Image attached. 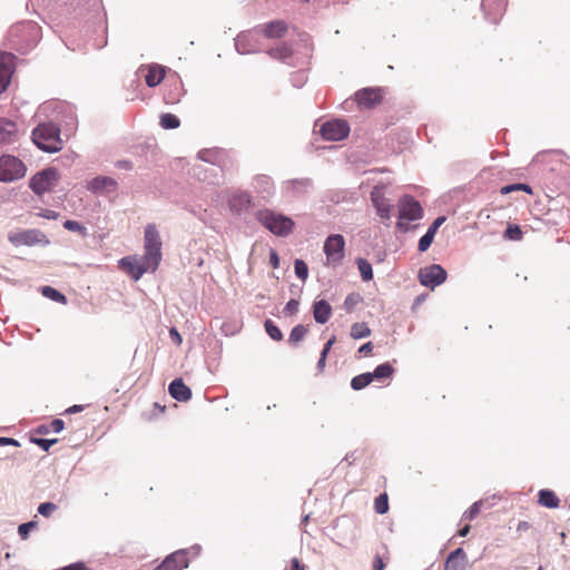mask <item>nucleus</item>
<instances>
[{"instance_id": "obj_25", "label": "nucleus", "mask_w": 570, "mask_h": 570, "mask_svg": "<svg viewBox=\"0 0 570 570\" xmlns=\"http://www.w3.org/2000/svg\"><path fill=\"white\" fill-rule=\"evenodd\" d=\"M65 423L60 419H55L48 424H41L37 429H35L33 433L39 435H45L50 432L59 433L62 431Z\"/></svg>"}, {"instance_id": "obj_50", "label": "nucleus", "mask_w": 570, "mask_h": 570, "mask_svg": "<svg viewBox=\"0 0 570 570\" xmlns=\"http://www.w3.org/2000/svg\"><path fill=\"white\" fill-rule=\"evenodd\" d=\"M285 311L289 314H295L298 311V302L296 299H289L285 306Z\"/></svg>"}, {"instance_id": "obj_55", "label": "nucleus", "mask_w": 570, "mask_h": 570, "mask_svg": "<svg viewBox=\"0 0 570 570\" xmlns=\"http://www.w3.org/2000/svg\"><path fill=\"white\" fill-rule=\"evenodd\" d=\"M335 342H336V336H334V335H333V336L327 341V343L325 344V346H324V348H323V351H322V354L327 355V354H328V352L331 351L332 346L335 344Z\"/></svg>"}, {"instance_id": "obj_60", "label": "nucleus", "mask_w": 570, "mask_h": 570, "mask_svg": "<svg viewBox=\"0 0 570 570\" xmlns=\"http://www.w3.org/2000/svg\"><path fill=\"white\" fill-rule=\"evenodd\" d=\"M326 356L327 355L321 353V357H320L318 363H317V367L321 371L325 367Z\"/></svg>"}, {"instance_id": "obj_38", "label": "nucleus", "mask_w": 570, "mask_h": 570, "mask_svg": "<svg viewBox=\"0 0 570 570\" xmlns=\"http://www.w3.org/2000/svg\"><path fill=\"white\" fill-rule=\"evenodd\" d=\"M294 269H295V274L296 276L302 279V281H305L308 276V267L306 265V263L302 259H296L295 261V264H294Z\"/></svg>"}, {"instance_id": "obj_8", "label": "nucleus", "mask_w": 570, "mask_h": 570, "mask_svg": "<svg viewBox=\"0 0 570 570\" xmlns=\"http://www.w3.org/2000/svg\"><path fill=\"white\" fill-rule=\"evenodd\" d=\"M371 202L377 216L385 223L389 222L393 213V204L384 195L383 186H375L371 191Z\"/></svg>"}, {"instance_id": "obj_15", "label": "nucleus", "mask_w": 570, "mask_h": 570, "mask_svg": "<svg viewBox=\"0 0 570 570\" xmlns=\"http://www.w3.org/2000/svg\"><path fill=\"white\" fill-rule=\"evenodd\" d=\"M117 181L107 176H98L88 181L87 188L95 194L112 193L117 189Z\"/></svg>"}, {"instance_id": "obj_33", "label": "nucleus", "mask_w": 570, "mask_h": 570, "mask_svg": "<svg viewBox=\"0 0 570 570\" xmlns=\"http://www.w3.org/2000/svg\"><path fill=\"white\" fill-rule=\"evenodd\" d=\"M374 510L379 514H384L389 511V495L382 493L374 500Z\"/></svg>"}, {"instance_id": "obj_14", "label": "nucleus", "mask_w": 570, "mask_h": 570, "mask_svg": "<svg viewBox=\"0 0 570 570\" xmlns=\"http://www.w3.org/2000/svg\"><path fill=\"white\" fill-rule=\"evenodd\" d=\"M140 72L144 73L146 85L148 87L158 86L165 78L166 69L164 66L151 63L142 66Z\"/></svg>"}, {"instance_id": "obj_30", "label": "nucleus", "mask_w": 570, "mask_h": 570, "mask_svg": "<svg viewBox=\"0 0 570 570\" xmlns=\"http://www.w3.org/2000/svg\"><path fill=\"white\" fill-rule=\"evenodd\" d=\"M41 293L45 297L50 298L55 302L66 304L67 299L63 294L51 286H43Z\"/></svg>"}, {"instance_id": "obj_41", "label": "nucleus", "mask_w": 570, "mask_h": 570, "mask_svg": "<svg viewBox=\"0 0 570 570\" xmlns=\"http://www.w3.org/2000/svg\"><path fill=\"white\" fill-rule=\"evenodd\" d=\"M434 239V235L432 232H426L425 235H423L419 240V250L425 252L431 246L432 242Z\"/></svg>"}, {"instance_id": "obj_64", "label": "nucleus", "mask_w": 570, "mask_h": 570, "mask_svg": "<svg viewBox=\"0 0 570 570\" xmlns=\"http://www.w3.org/2000/svg\"><path fill=\"white\" fill-rule=\"evenodd\" d=\"M538 570H543L542 567H540Z\"/></svg>"}, {"instance_id": "obj_46", "label": "nucleus", "mask_w": 570, "mask_h": 570, "mask_svg": "<svg viewBox=\"0 0 570 570\" xmlns=\"http://www.w3.org/2000/svg\"><path fill=\"white\" fill-rule=\"evenodd\" d=\"M481 502H474L469 510L464 513V517L469 520H473L480 512Z\"/></svg>"}, {"instance_id": "obj_28", "label": "nucleus", "mask_w": 570, "mask_h": 570, "mask_svg": "<svg viewBox=\"0 0 570 570\" xmlns=\"http://www.w3.org/2000/svg\"><path fill=\"white\" fill-rule=\"evenodd\" d=\"M394 373V368L389 363H383L379 365L371 375H373V380L376 379L379 381H383L385 379L391 377Z\"/></svg>"}, {"instance_id": "obj_56", "label": "nucleus", "mask_w": 570, "mask_h": 570, "mask_svg": "<svg viewBox=\"0 0 570 570\" xmlns=\"http://www.w3.org/2000/svg\"><path fill=\"white\" fill-rule=\"evenodd\" d=\"M289 570H305V566L301 564L297 558L291 560V569Z\"/></svg>"}, {"instance_id": "obj_27", "label": "nucleus", "mask_w": 570, "mask_h": 570, "mask_svg": "<svg viewBox=\"0 0 570 570\" xmlns=\"http://www.w3.org/2000/svg\"><path fill=\"white\" fill-rule=\"evenodd\" d=\"M373 382V375L371 373H363L356 375L351 381V386L353 390L358 391L366 387L368 384Z\"/></svg>"}, {"instance_id": "obj_2", "label": "nucleus", "mask_w": 570, "mask_h": 570, "mask_svg": "<svg viewBox=\"0 0 570 570\" xmlns=\"http://www.w3.org/2000/svg\"><path fill=\"white\" fill-rule=\"evenodd\" d=\"M32 140L39 149L46 153H57L63 147L60 128L52 122L38 125L32 131Z\"/></svg>"}, {"instance_id": "obj_6", "label": "nucleus", "mask_w": 570, "mask_h": 570, "mask_svg": "<svg viewBox=\"0 0 570 570\" xmlns=\"http://www.w3.org/2000/svg\"><path fill=\"white\" fill-rule=\"evenodd\" d=\"M326 266L337 267L342 264L345 252V239L340 234L330 235L324 243Z\"/></svg>"}, {"instance_id": "obj_10", "label": "nucleus", "mask_w": 570, "mask_h": 570, "mask_svg": "<svg viewBox=\"0 0 570 570\" xmlns=\"http://www.w3.org/2000/svg\"><path fill=\"white\" fill-rule=\"evenodd\" d=\"M417 277L423 286L434 289L445 282L446 272L441 265L433 264L421 268Z\"/></svg>"}, {"instance_id": "obj_48", "label": "nucleus", "mask_w": 570, "mask_h": 570, "mask_svg": "<svg viewBox=\"0 0 570 570\" xmlns=\"http://www.w3.org/2000/svg\"><path fill=\"white\" fill-rule=\"evenodd\" d=\"M38 216L46 218V219H57L59 217V214L55 210L50 209H41L40 213H38Z\"/></svg>"}, {"instance_id": "obj_37", "label": "nucleus", "mask_w": 570, "mask_h": 570, "mask_svg": "<svg viewBox=\"0 0 570 570\" xmlns=\"http://www.w3.org/2000/svg\"><path fill=\"white\" fill-rule=\"evenodd\" d=\"M255 32L242 33L236 39V48L240 53H247L249 50L245 48V43L254 39Z\"/></svg>"}, {"instance_id": "obj_52", "label": "nucleus", "mask_w": 570, "mask_h": 570, "mask_svg": "<svg viewBox=\"0 0 570 570\" xmlns=\"http://www.w3.org/2000/svg\"><path fill=\"white\" fill-rule=\"evenodd\" d=\"M269 263L273 268H277L279 266V257L275 249H271L269 252Z\"/></svg>"}, {"instance_id": "obj_54", "label": "nucleus", "mask_w": 570, "mask_h": 570, "mask_svg": "<svg viewBox=\"0 0 570 570\" xmlns=\"http://www.w3.org/2000/svg\"><path fill=\"white\" fill-rule=\"evenodd\" d=\"M116 167L125 170L132 169V163L130 160H119L116 163Z\"/></svg>"}, {"instance_id": "obj_32", "label": "nucleus", "mask_w": 570, "mask_h": 570, "mask_svg": "<svg viewBox=\"0 0 570 570\" xmlns=\"http://www.w3.org/2000/svg\"><path fill=\"white\" fill-rule=\"evenodd\" d=\"M306 333L307 328L304 325H296L291 331L288 342L296 345L305 337Z\"/></svg>"}, {"instance_id": "obj_4", "label": "nucleus", "mask_w": 570, "mask_h": 570, "mask_svg": "<svg viewBox=\"0 0 570 570\" xmlns=\"http://www.w3.org/2000/svg\"><path fill=\"white\" fill-rule=\"evenodd\" d=\"M27 174V167L22 160L11 155L0 156V181L11 183L22 179Z\"/></svg>"}, {"instance_id": "obj_34", "label": "nucleus", "mask_w": 570, "mask_h": 570, "mask_svg": "<svg viewBox=\"0 0 570 570\" xmlns=\"http://www.w3.org/2000/svg\"><path fill=\"white\" fill-rule=\"evenodd\" d=\"M519 190L525 191L527 194H530V195L532 194L531 186L528 184H521V183L503 186L500 189V193L502 195H508L512 191H519Z\"/></svg>"}, {"instance_id": "obj_59", "label": "nucleus", "mask_w": 570, "mask_h": 570, "mask_svg": "<svg viewBox=\"0 0 570 570\" xmlns=\"http://www.w3.org/2000/svg\"><path fill=\"white\" fill-rule=\"evenodd\" d=\"M165 406L158 404V403H154L153 404V410L150 411V413H164L165 412Z\"/></svg>"}, {"instance_id": "obj_43", "label": "nucleus", "mask_w": 570, "mask_h": 570, "mask_svg": "<svg viewBox=\"0 0 570 570\" xmlns=\"http://www.w3.org/2000/svg\"><path fill=\"white\" fill-rule=\"evenodd\" d=\"M57 505L51 502L41 503L38 507V512L43 517H50L53 511H56Z\"/></svg>"}, {"instance_id": "obj_19", "label": "nucleus", "mask_w": 570, "mask_h": 570, "mask_svg": "<svg viewBox=\"0 0 570 570\" xmlns=\"http://www.w3.org/2000/svg\"><path fill=\"white\" fill-rule=\"evenodd\" d=\"M170 396L179 402H187L191 399L190 389L181 379H175L168 386Z\"/></svg>"}, {"instance_id": "obj_35", "label": "nucleus", "mask_w": 570, "mask_h": 570, "mask_svg": "<svg viewBox=\"0 0 570 570\" xmlns=\"http://www.w3.org/2000/svg\"><path fill=\"white\" fill-rule=\"evenodd\" d=\"M264 326H265L266 333L269 335V337L272 340H274L276 342H279L283 340L282 331L278 328V326H276L274 324L273 321H271V320L265 321Z\"/></svg>"}, {"instance_id": "obj_18", "label": "nucleus", "mask_w": 570, "mask_h": 570, "mask_svg": "<svg viewBox=\"0 0 570 570\" xmlns=\"http://www.w3.org/2000/svg\"><path fill=\"white\" fill-rule=\"evenodd\" d=\"M468 556L462 548H458L452 551L444 564V570H466Z\"/></svg>"}, {"instance_id": "obj_45", "label": "nucleus", "mask_w": 570, "mask_h": 570, "mask_svg": "<svg viewBox=\"0 0 570 570\" xmlns=\"http://www.w3.org/2000/svg\"><path fill=\"white\" fill-rule=\"evenodd\" d=\"M360 295L358 294H350L344 301V306L347 312H351L353 307L360 302Z\"/></svg>"}, {"instance_id": "obj_39", "label": "nucleus", "mask_w": 570, "mask_h": 570, "mask_svg": "<svg viewBox=\"0 0 570 570\" xmlns=\"http://www.w3.org/2000/svg\"><path fill=\"white\" fill-rule=\"evenodd\" d=\"M31 442L40 446L43 451H49V449L58 442L57 439H42L31 436Z\"/></svg>"}, {"instance_id": "obj_42", "label": "nucleus", "mask_w": 570, "mask_h": 570, "mask_svg": "<svg viewBox=\"0 0 570 570\" xmlns=\"http://www.w3.org/2000/svg\"><path fill=\"white\" fill-rule=\"evenodd\" d=\"M37 527V522L36 521H30V522H27V523H22L19 525L18 528V533L19 535L26 540L29 535V532L30 530L35 529Z\"/></svg>"}, {"instance_id": "obj_58", "label": "nucleus", "mask_w": 570, "mask_h": 570, "mask_svg": "<svg viewBox=\"0 0 570 570\" xmlns=\"http://www.w3.org/2000/svg\"><path fill=\"white\" fill-rule=\"evenodd\" d=\"M530 529V523L527 522V521H520L518 527H517V531L521 532V531H527Z\"/></svg>"}, {"instance_id": "obj_40", "label": "nucleus", "mask_w": 570, "mask_h": 570, "mask_svg": "<svg viewBox=\"0 0 570 570\" xmlns=\"http://www.w3.org/2000/svg\"><path fill=\"white\" fill-rule=\"evenodd\" d=\"M504 235L511 240H520L522 238V232L518 225H509Z\"/></svg>"}, {"instance_id": "obj_24", "label": "nucleus", "mask_w": 570, "mask_h": 570, "mask_svg": "<svg viewBox=\"0 0 570 570\" xmlns=\"http://www.w3.org/2000/svg\"><path fill=\"white\" fill-rule=\"evenodd\" d=\"M538 502L540 505L554 509L559 507L560 500L556 495V493L551 490H541L539 492V499Z\"/></svg>"}, {"instance_id": "obj_20", "label": "nucleus", "mask_w": 570, "mask_h": 570, "mask_svg": "<svg viewBox=\"0 0 570 570\" xmlns=\"http://www.w3.org/2000/svg\"><path fill=\"white\" fill-rule=\"evenodd\" d=\"M252 206V197L247 193H238L230 197L229 207L230 210L240 214L248 210Z\"/></svg>"}, {"instance_id": "obj_12", "label": "nucleus", "mask_w": 570, "mask_h": 570, "mask_svg": "<svg viewBox=\"0 0 570 570\" xmlns=\"http://www.w3.org/2000/svg\"><path fill=\"white\" fill-rule=\"evenodd\" d=\"M356 102L364 108H374L383 100L382 88H363L355 94Z\"/></svg>"}, {"instance_id": "obj_44", "label": "nucleus", "mask_w": 570, "mask_h": 570, "mask_svg": "<svg viewBox=\"0 0 570 570\" xmlns=\"http://www.w3.org/2000/svg\"><path fill=\"white\" fill-rule=\"evenodd\" d=\"M63 227H65L66 229H68V230L77 232V233H82V234H83V233H85V230H86V229H85V227H83L81 224H79V223H78V222H76V220H70V219H68V220H66V222L63 223Z\"/></svg>"}, {"instance_id": "obj_49", "label": "nucleus", "mask_w": 570, "mask_h": 570, "mask_svg": "<svg viewBox=\"0 0 570 570\" xmlns=\"http://www.w3.org/2000/svg\"><path fill=\"white\" fill-rule=\"evenodd\" d=\"M385 568V562L383 560V557L380 554H376L373 559L372 563V570H383Z\"/></svg>"}, {"instance_id": "obj_1", "label": "nucleus", "mask_w": 570, "mask_h": 570, "mask_svg": "<svg viewBox=\"0 0 570 570\" xmlns=\"http://www.w3.org/2000/svg\"><path fill=\"white\" fill-rule=\"evenodd\" d=\"M161 239L155 224L145 227L144 255H128L118 261L120 271L129 275L135 282L139 281L145 273H155L160 265Z\"/></svg>"}, {"instance_id": "obj_47", "label": "nucleus", "mask_w": 570, "mask_h": 570, "mask_svg": "<svg viewBox=\"0 0 570 570\" xmlns=\"http://www.w3.org/2000/svg\"><path fill=\"white\" fill-rule=\"evenodd\" d=\"M59 570H92L85 562H75L69 566L62 567Z\"/></svg>"}, {"instance_id": "obj_22", "label": "nucleus", "mask_w": 570, "mask_h": 570, "mask_svg": "<svg viewBox=\"0 0 570 570\" xmlns=\"http://www.w3.org/2000/svg\"><path fill=\"white\" fill-rule=\"evenodd\" d=\"M183 95V85L179 81L167 85L164 94V101L167 105H175L180 101Z\"/></svg>"}, {"instance_id": "obj_61", "label": "nucleus", "mask_w": 570, "mask_h": 570, "mask_svg": "<svg viewBox=\"0 0 570 570\" xmlns=\"http://www.w3.org/2000/svg\"><path fill=\"white\" fill-rule=\"evenodd\" d=\"M82 409H83L82 405H72L66 412L67 413H77V412L82 411Z\"/></svg>"}, {"instance_id": "obj_23", "label": "nucleus", "mask_w": 570, "mask_h": 570, "mask_svg": "<svg viewBox=\"0 0 570 570\" xmlns=\"http://www.w3.org/2000/svg\"><path fill=\"white\" fill-rule=\"evenodd\" d=\"M273 59L286 62L293 55V50L287 43H279L267 51Z\"/></svg>"}, {"instance_id": "obj_31", "label": "nucleus", "mask_w": 570, "mask_h": 570, "mask_svg": "<svg viewBox=\"0 0 570 570\" xmlns=\"http://www.w3.org/2000/svg\"><path fill=\"white\" fill-rule=\"evenodd\" d=\"M180 125V120L173 114H163L160 116V126L164 129H176Z\"/></svg>"}, {"instance_id": "obj_26", "label": "nucleus", "mask_w": 570, "mask_h": 570, "mask_svg": "<svg viewBox=\"0 0 570 570\" xmlns=\"http://www.w3.org/2000/svg\"><path fill=\"white\" fill-rule=\"evenodd\" d=\"M351 337L354 340L364 338L371 335V328L367 326L366 323H354L351 326Z\"/></svg>"}, {"instance_id": "obj_57", "label": "nucleus", "mask_w": 570, "mask_h": 570, "mask_svg": "<svg viewBox=\"0 0 570 570\" xmlns=\"http://www.w3.org/2000/svg\"><path fill=\"white\" fill-rule=\"evenodd\" d=\"M18 445V441L10 438H0V445Z\"/></svg>"}, {"instance_id": "obj_51", "label": "nucleus", "mask_w": 570, "mask_h": 570, "mask_svg": "<svg viewBox=\"0 0 570 570\" xmlns=\"http://www.w3.org/2000/svg\"><path fill=\"white\" fill-rule=\"evenodd\" d=\"M445 217L441 216L438 217L432 225L429 227L428 232H432L433 235H435L438 228L444 223Z\"/></svg>"}, {"instance_id": "obj_29", "label": "nucleus", "mask_w": 570, "mask_h": 570, "mask_svg": "<svg viewBox=\"0 0 570 570\" xmlns=\"http://www.w3.org/2000/svg\"><path fill=\"white\" fill-rule=\"evenodd\" d=\"M356 265L363 281L368 282L373 278L372 265L365 258H357Z\"/></svg>"}, {"instance_id": "obj_16", "label": "nucleus", "mask_w": 570, "mask_h": 570, "mask_svg": "<svg viewBox=\"0 0 570 570\" xmlns=\"http://www.w3.org/2000/svg\"><path fill=\"white\" fill-rule=\"evenodd\" d=\"M256 32L262 33L267 39H279L286 35L287 24L282 20H275L261 26Z\"/></svg>"}, {"instance_id": "obj_5", "label": "nucleus", "mask_w": 570, "mask_h": 570, "mask_svg": "<svg viewBox=\"0 0 570 570\" xmlns=\"http://www.w3.org/2000/svg\"><path fill=\"white\" fill-rule=\"evenodd\" d=\"M423 216V208L421 204L412 196L405 195L399 200V220L397 228L407 230V225L404 220H417Z\"/></svg>"}, {"instance_id": "obj_7", "label": "nucleus", "mask_w": 570, "mask_h": 570, "mask_svg": "<svg viewBox=\"0 0 570 570\" xmlns=\"http://www.w3.org/2000/svg\"><path fill=\"white\" fill-rule=\"evenodd\" d=\"M60 175L56 168H46L30 179V188L38 195L50 191L59 181Z\"/></svg>"}, {"instance_id": "obj_9", "label": "nucleus", "mask_w": 570, "mask_h": 570, "mask_svg": "<svg viewBox=\"0 0 570 570\" xmlns=\"http://www.w3.org/2000/svg\"><path fill=\"white\" fill-rule=\"evenodd\" d=\"M14 246H33L38 244H48L47 236L39 229H26L10 233L8 236Z\"/></svg>"}, {"instance_id": "obj_17", "label": "nucleus", "mask_w": 570, "mask_h": 570, "mask_svg": "<svg viewBox=\"0 0 570 570\" xmlns=\"http://www.w3.org/2000/svg\"><path fill=\"white\" fill-rule=\"evenodd\" d=\"M19 130L16 122L0 118V145L12 144L18 140Z\"/></svg>"}, {"instance_id": "obj_62", "label": "nucleus", "mask_w": 570, "mask_h": 570, "mask_svg": "<svg viewBox=\"0 0 570 570\" xmlns=\"http://www.w3.org/2000/svg\"><path fill=\"white\" fill-rule=\"evenodd\" d=\"M470 531V525L466 524L465 527H463L460 531H459V535L460 537H465Z\"/></svg>"}, {"instance_id": "obj_3", "label": "nucleus", "mask_w": 570, "mask_h": 570, "mask_svg": "<svg viewBox=\"0 0 570 570\" xmlns=\"http://www.w3.org/2000/svg\"><path fill=\"white\" fill-rule=\"evenodd\" d=\"M258 222L277 236H286L292 233L294 222L282 214L264 209L256 214Z\"/></svg>"}, {"instance_id": "obj_53", "label": "nucleus", "mask_w": 570, "mask_h": 570, "mask_svg": "<svg viewBox=\"0 0 570 570\" xmlns=\"http://www.w3.org/2000/svg\"><path fill=\"white\" fill-rule=\"evenodd\" d=\"M373 351V343L372 342H367L365 344H363L360 348H358V353L360 354H363V355H370Z\"/></svg>"}, {"instance_id": "obj_21", "label": "nucleus", "mask_w": 570, "mask_h": 570, "mask_svg": "<svg viewBox=\"0 0 570 570\" xmlns=\"http://www.w3.org/2000/svg\"><path fill=\"white\" fill-rule=\"evenodd\" d=\"M313 307V315L317 323L324 324L330 320L332 315V307L326 301H317L314 303Z\"/></svg>"}, {"instance_id": "obj_13", "label": "nucleus", "mask_w": 570, "mask_h": 570, "mask_svg": "<svg viewBox=\"0 0 570 570\" xmlns=\"http://www.w3.org/2000/svg\"><path fill=\"white\" fill-rule=\"evenodd\" d=\"M187 567V553L184 550H179L169 554L155 570H183Z\"/></svg>"}, {"instance_id": "obj_11", "label": "nucleus", "mask_w": 570, "mask_h": 570, "mask_svg": "<svg viewBox=\"0 0 570 570\" xmlns=\"http://www.w3.org/2000/svg\"><path fill=\"white\" fill-rule=\"evenodd\" d=\"M320 132L325 140L337 141L347 137L350 127L345 120H331L322 125Z\"/></svg>"}, {"instance_id": "obj_63", "label": "nucleus", "mask_w": 570, "mask_h": 570, "mask_svg": "<svg viewBox=\"0 0 570 570\" xmlns=\"http://www.w3.org/2000/svg\"><path fill=\"white\" fill-rule=\"evenodd\" d=\"M170 334H171V336L177 337L178 343L181 342V337L175 328L170 330Z\"/></svg>"}, {"instance_id": "obj_36", "label": "nucleus", "mask_w": 570, "mask_h": 570, "mask_svg": "<svg viewBox=\"0 0 570 570\" xmlns=\"http://www.w3.org/2000/svg\"><path fill=\"white\" fill-rule=\"evenodd\" d=\"M11 70L4 65L0 63V94L6 90L10 82Z\"/></svg>"}]
</instances>
